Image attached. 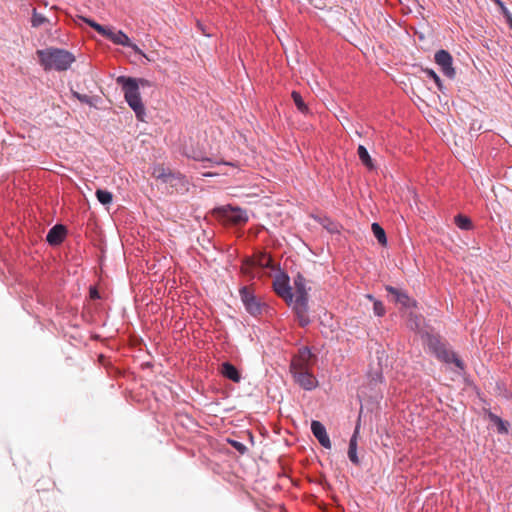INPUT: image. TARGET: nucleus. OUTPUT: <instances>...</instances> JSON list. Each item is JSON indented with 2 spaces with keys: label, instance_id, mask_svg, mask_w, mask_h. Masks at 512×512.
<instances>
[{
  "label": "nucleus",
  "instance_id": "obj_1",
  "mask_svg": "<svg viewBox=\"0 0 512 512\" xmlns=\"http://www.w3.org/2000/svg\"><path fill=\"white\" fill-rule=\"evenodd\" d=\"M116 81L118 84L122 85L125 100L135 112L137 119L139 121H145L146 111L140 96L139 85L144 86L147 81L125 76H119Z\"/></svg>",
  "mask_w": 512,
  "mask_h": 512
},
{
  "label": "nucleus",
  "instance_id": "obj_2",
  "mask_svg": "<svg viewBox=\"0 0 512 512\" xmlns=\"http://www.w3.org/2000/svg\"><path fill=\"white\" fill-rule=\"evenodd\" d=\"M425 343L430 353H432L439 361L446 364H454L459 372H464L465 364L454 351L451 350L450 345L444 341L439 335L426 334Z\"/></svg>",
  "mask_w": 512,
  "mask_h": 512
},
{
  "label": "nucleus",
  "instance_id": "obj_3",
  "mask_svg": "<svg viewBox=\"0 0 512 512\" xmlns=\"http://www.w3.org/2000/svg\"><path fill=\"white\" fill-rule=\"evenodd\" d=\"M40 64L44 70L55 69L58 71L67 70L75 61L73 54L66 50L57 48H48L45 50H38Z\"/></svg>",
  "mask_w": 512,
  "mask_h": 512
},
{
  "label": "nucleus",
  "instance_id": "obj_4",
  "mask_svg": "<svg viewBox=\"0 0 512 512\" xmlns=\"http://www.w3.org/2000/svg\"><path fill=\"white\" fill-rule=\"evenodd\" d=\"M212 215L217 221H227L231 224L246 223L249 221L248 214L245 210L231 205L215 208L212 211Z\"/></svg>",
  "mask_w": 512,
  "mask_h": 512
},
{
  "label": "nucleus",
  "instance_id": "obj_5",
  "mask_svg": "<svg viewBox=\"0 0 512 512\" xmlns=\"http://www.w3.org/2000/svg\"><path fill=\"white\" fill-rule=\"evenodd\" d=\"M80 19L83 20L84 22H86L92 28H94L99 34H101L105 38L111 40L114 44L122 45V46L130 45L129 37L121 30H115L110 27L102 26V25L96 23L95 21L85 18V17H80Z\"/></svg>",
  "mask_w": 512,
  "mask_h": 512
},
{
  "label": "nucleus",
  "instance_id": "obj_6",
  "mask_svg": "<svg viewBox=\"0 0 512 512\" xmlns=\"http://www.w3.org/2000/svg\"><path fill=\"white\" fill-rule=\"evenodd\" d=\"M239 295L247 313L253 317L262 315L266 304L261 302L249 287L242 286L239 289Z\"/></svg>",
  "mask_w": 512,
  "mask_h": 512
},
{
  "label": "nucleus",
  "instance_id": "obj_7",
  "mask_svg": "<svg viewBox=\"0 0 512 512\" xmlns=\"http://www.w3.org/2000/svg\"><path fill=\"white\" fill-rule=\"evenodd\" d=\"M273 289L275 293L282 298L287 305L293 302L294 293L290 286L289 277L285 274L278 276L273 281Z\"/></svg>",
  "mask_w": 512,
  "mask_h": 512
},
{
  "label": "nucleus",
  "instance_id": "obj_8",
  "mask_svg": "<svg viewBox=\"0 0 512 512\" xmlns=\"http://www.w3.org/2000/svg\"><path fill=\"white\" fill-rule=\"evenodd\" d=\"M309 299H294L290 305L298 324L301 327H307L311 323L309 316Z\"/></svg>",
  "mask_w": 512,
  "mask_h": 512
},
{
  "label": "nucleus",
  "instance_id": "obj_9",
  "mask_svg": "<svg viewBox=\"0 0 512 512\" xmlns=\"http://www.w3.org/2000/svg\"><path fill=\"white\" fill-rule=\"evenodd\" d=\"M385 290L388 292L390 301L400 304L404 308L416 307L417 302L406 291L391 285H386Z\"/></svg>",
  "mask_w": 512,
  "mask_h": 512
},
{
  "label": "nucleus",
  "instance_id": "obj_10",
  "mask_svg": "<svg viewBox=\"0 0 512 512\" xmlns=\"http://www.w3.org/2000/svg\"><path fill=\"white\" fill-rule=\"evenodd\" d=\"M295 383L305 391H312L318 386V380L311 372V369L304 372H297L292 376Z\"/></svg>",
  "mask_w": 512,
  "mask_h": 512
},
{
  "label": "nucleus",
  "instance_id": "obj_11",
  "mask_svg": "<svg viewBox=\"0 0 512 512\" xmlns=\"http://www.w3.org/2000/svg\"><path fill=\"white\" fill-rule=\"evenodd\" d=\"M435 62L441 67L443 74L449 78H454L455 69L452 66V56L446 50H439L435 54Z\"/></svg>",
  "mask_w": 512,
  "mask_h": 512
},
{
  "label": "nucleus",
  "instance_id": "obj_12",
  "mask_svg": "<svg viewBox=\"0 0 512 512\" xmlns=\"http://www.w3.org/2000/svg\"><path fill=\"white\" fill-rule=\"evenodd\" d=\"M311 432L313 436L318 440L321 446H323L326 449L331 448V441L327 434L326 428L320 421L312 420Z\"/></svg>",
  "mask_w": 512,
  "mask_h": 512
},
{
  "label": "nucleus",
  "instance_id": "obj_13",
  "mask_svg": "<svg viewBox=\"0 0 512 512\" xmlns=\"http://www.w3.org/2000/svg\"><path fill=\"white\" fill-rule=\"evenodd\" d=\"M68 234L67 226H52L49 230L46 241L51 246L60 245Z\"/></svg>",
  "mask_w": 512,
  "mask_h": 512
},
{
  "label": "nucleus",
  "instance_id": "obj_14",
  "mask_svg": "<svg viewBox=\"0 0 512 512\" xmlns=\"http://www.w3.org/2000/svg\"><path fill=\"white\" fill-rule=\"evenodd\" d=\"M306 283V278L301 273H297L293 279L294 299H309L310 287H307Z\"/></svg>",
  "mask_w": 512,
  "mask_h": 512
},
{
  "label": "nucleus",
  "instance_id": "obj_15",
  "mask_svg": "<svg viewBox=\"0 0 512 512\" xmlns=\"http://www.w3.org/2000/svg\"><path fill=\"white\" fill-rule=\"evenodd\" d=\"M220 373L223 377L233 381L234 383H239L242 379V375L239 369L229 361L223 362L221 364Z\"/></svg>",
  "mask_w": 512,
  "mask_h": 512
},
{
  "label": "nucleus",
  "instance_id": "obj_16",
  "mask_svg": "<svg viewBox=\"0 0 512 512\" xmlns=\"http://www.w3.org/2000/svg\"><path fill=\"white\" fill-rule=\"evenodd\" d=\"M359 430H360V425L357 424L354 429V432L349 440V447H348V458L355 465H359V463H360L359 457L357 455Z\"/></svg>",
  "mask_w": 512,
  "mask_h": 512
},
{
  "label": "nucleus",
  "instance_id": "obj_17",
  "mask_svg": "<svg viewBox=\"0 0 512 512\" xmlns=\"http://www.w3.org/2000/svg\"><path fill=\"white\" fill-rule=\"evenodd\" d=\"M311 368V362L294 357L290 363V372L295 375L297 372H304Z\"/></svg>",
  "mask_w": 512,
  "mask_h": 512
},
{
  "label": "nucleus",
  "instance_id": "obj_18",
  "mask_svg": "<svg viewBox=\"0 0 512 512\" xmlns=\"http://www.w3.org/2000/svg\"><path fill=\"white\" fill-rule=\"evenodd\" d=\"M488 418L496 425L499 434H508L509 423L507 421H504L501 417L492 412H489Z\"/></svg>",
  "mask_w": 512,
  "mask_h": 512
},
{
  "label": "nucleus",
  "instance_id": "obj_19",
  "mask_svg": "<svg viewBox=\"0 0 512 512\" xmlns=\"http://www.w3.org/2000/svg\"><path fill=\"white\" fill-rule=\"evenodd\" d=\"M357 154L361 162L369 169H373L374 165L372 159L367 151V149L363 145H359L357 149Z\"/></svg>",
  "mask_w": 512,
  "mask_h": 512
},
{
  "label": "nucleus",
  "instance_id": "obj_20",
  "mask_svg": "<svg viewBox=\"0 0 512 512\" xmlns=\"http://www.w3.org/2000/svg\"><path fill=\"white\" fill-rule=\"evenodd\" d=\"M291 97L297 107V109L301 112V113H308L309 109H308V106L305 104L301 94L297 91H293L292 94H291Z\"/></svg>",
  "mask_w": 512,
  "mask_h": 512
},
{
  "label": "nucleus",
  "instance_id": "obj_21",
  "mask_svg": "<svg viewBox=\"0 0 512 512\" xmlns=\"http://www.w3.org/2000/svg\"><path fill=\"white\" fill-rule=\"evenodd\" d=\"M371 228H372L373 234H374L375 238L378 240V242L382 246H386L387 237H386V232L383 229V226H371Z\"/></svg>",
  "mask_w": 512,
  "mask_h": 512
},
{
  "label": "nucleus",
  "instance_id": "obj_22",
  "mask_svg": "<svg viewBox=\"0 0 512 512\" xmlns=\"http://www.w3.org/2000/svg\"><path fill=\"white\" fill-rule=\"evenodd\" d=\"M96 197H97L98 201L100 203H102L103 205L110 204L113 199V195L111 192H109L107 190H101V189H98L96 191Z\"/></svg>",
  "mask_w": 512,
  "mask_h": 512
},
{
  "label": "nucleus",
  "instance_id": "obj_23",
  "mask_svg": "<svg viewBox=\"0 0 512 512\" xmlns=\"http://www.w3.org/2000/svg\"><path fill=\"white\" fill-rule=\"evenodd\" d=\"M153 176L158 179H162L164 182H168L169 179L172 177L171 173H167L166 170L161 166L154 168Z\"/></svg>",
  "mask_w": 512,
  "mask_h": 512
},
{
  "label": "nucleus",
  "instance_id": "obj_24",
  "mask_svg": "<svg viewBox=\"0 0 512 512\" xmlns=\"http://www.w3.org/2000/svg\"><path fill=\"white\" fill-rule=\"evenodd\" d=\"M295 357L298 359H302V360L311 362V358L313 357V355L311 353L310 348L307 346H304L298 350V354Z\"/></svg>",
  "mask_w": 512,
  "mask_h": 512
},
{
  "label": "nucleus",
  "instance_id": "obj_25",
  "mask_svg": "<svg viewBox=\"0 0 512 512\" xmlns=\"http://www.w3.org/2000/svg\"><path fill=\"white\" fill-rule=\"evenodd\" d=\"M373 312L378 317H383L386 313V309L384 304L380 300H374L373 304Z\"/></svg>",
  "mask_w": 512,
  "mask_h": 512
},
{
  "label": "nucleus",
  "instance_id": "obj_26",
  "mask_svg": "<svg viewBox=\"0 0 512 512\" xmlns=\"http://www.w3.org/2000/svg\"><path fill=\"white\" fill-rule=\"evenodd\" d=\"M409 327L411 330H418L420 328V316L411 313L409 315Z\"/></svg>",
  "mask_w": 512,
  "mask_h": 512
},
{
  "label": "nucleus",
  "instance_id": "obj_27",
  "mask_svg": "<svg viewBox=\"0 0 512 512\" xmlns=\"http://www.w3.org/2000/svg\"><path fill=\"white\" fill-rule=\"evenodd\" d=\"M501 10L502 14L506 18V21L512 19V15L510 11L506 8L504 3L501 0H492Z\"/></svg>",
  "mask_w": 512,
  "mask_h": 512
},
{
  "label": "nucleus",
  "instance_id": "obj_28",
  "mask_svg": "<svg viewBox=\"0 0 512 512\" xmlns=\"http://www.w3.org/2000/svg\"><path fill=\"white\" fill-rule=\"evenodd\" d=\"M425 73L427 74L428 77L432 78L435 81V83L439 89L442 88V82H441L439 76L433 70L426 69Z\"/></svg>",
  "mask_w": 512,
  "mask_h": 512
},
{
  "label": "nucleus",
  "instance_id": "obj_29",
  "mask_svg": "<svg viewBox=\"0 0 512 512\" xmlns=\"http://www.w3.org/2000/svg\"><path fill=\"white\" fill-rule=\"evenodd\" d=\"M454 221H455V224H461V225L472 224L471 219L468 216L463 215V214L456 215L454 217Z\"/></svg>",
  "mask_w": 512,
  "mask_h": 512
},
{
  "label": "nucleus",
  "instance_id": "obj_30",
  "mask_svg": "<svg viewBox=\"0 0 512 512\" xmlns=\"http://www.w3.org/2000/svg\"><path fill=\"white\" fill-rule=\"evenodd\" d=\"M45 21H46V18L44 16L34 12L33 17H32V25L34 27H38V26L42 25Z\"/></svg>",
  "mask_w": 512,
  "mask_h": 512
},
{
  "label": "nucleus",
  "instance_id": "obj_31",
  "mask_svg": "<svg viewBox=\"0 0 512 512\" xmlns=\"http://www.w3.org/2000/svg\"><path fill=\"white\" fill-rule=\"evenodd\" d=\"M230 443L238 452H240L242 454L247 450L246 446L241 442H238L236 440H231Z\"/></svg>",
  "mask_w": 512,
  "mask_h": 512
},
{
  "label": "nucleus",
  "instance_id": "obj_32",
  "mask_svg": "<svg viewBox=\"0 0 512 512\" xmlns=\"http://www.w3.org/2000/svg\"><path fill=\"white\" fill-rule=\"evenodd\" d=\"M75 97L83 103H90L89 97L87 95H82L77 92L74 93Z\"/></svg>",
  "mask_w": 512,
  "mask_h": 512
},
{
  "label": "nucleus",
  "instance_id": "obj_33",
  "mask_svg": "<svg viewBox=\"0 0 512 512\" xmlns=\"http://www.w3.org/2000/svg\"><path fill=\"white\" fill-rule=\"evenodd\" d=\"M125 46L132 48L136 53L146 57V55L142 52V50L139 49V47L136 44L132 43L131 41H130V45H125Z\"/></svg>",
  "mask_w": 512,
  "mask_h": 512
},
{
  "label": "nucleus",
  "instance_id": "obj_34",
  "mask_svg": "<svg viewBox=\"0 0 512 512\" xmlns=\"http://www.w3.org/2000/svg\"><path fill=\"white\" fill-rule=\"evenodd\" d=\"M328 230L329 233L333 234V233H340V229L339 228H343V226H336V225H333V226H325Z\"/></svg>",
  "mask_w": 512,
  "mask_h": 512
},
{
  "label": "nucleus",
  "instance_id": "obj_35",
  "mask_svg": "<svg viewBox=\"0 0 512 512\" xmlns=\"http://www.w3.org/2000/svg\"><path fill=\"white\" fill-rule=\"evenodd\" d=\"M91 296H92L93 298L98 297V292H97L95 289H94V290H91Z\"/></svg>",
  "mask_w": 512,
  "mask_h": 512
},
{
  "label": "nucleus",
  "instance_id": "obj_36",
  "mask_svg": "<svg viewBox=\"0 0 512 512\" xmlns=\"http://www.w3.org/2000/svg\"><path fill=\"white\" fill-rule=\"evenodd\" d=\"M367 298H368L370 301H372L373 303H374V300H376V299L374 298V296H373V295H371V294H368V295H367Z\"/></svg>",
  "mask_w": 512,
  "mask_h": 512
},
{
  "label": "nucleus",
  "instance_id": "obj_37",
  "mask_svg": "<svg viewBox=\"0 0 512 512\" xmlns=\"http://www.w3.org/2000/svg\"><path fill=\"white\" fill-rule=\"evenodd\" d=\"M459 227L462 229L468 230V229L472 228L473 226L465 225V226H459Z\"/></svg>",
  "mask_w": 512,
  "mask_h": 512
},
{
  "label": "nucleus",
  "instance_id": "obj_38",
  "mask_svg": "<svg viewBox=\"0 0 512 512\" xmlns=\"http://www.w3.org/2000/svg\"><path fill=\"white\" fill-rule=\"evenodd\" d=\"M507 23L509 24V27L512 29V18L508 20Z\"/></svg>",
  "mask_w": 512,
  "mask_h": 512
}]
</instances>
